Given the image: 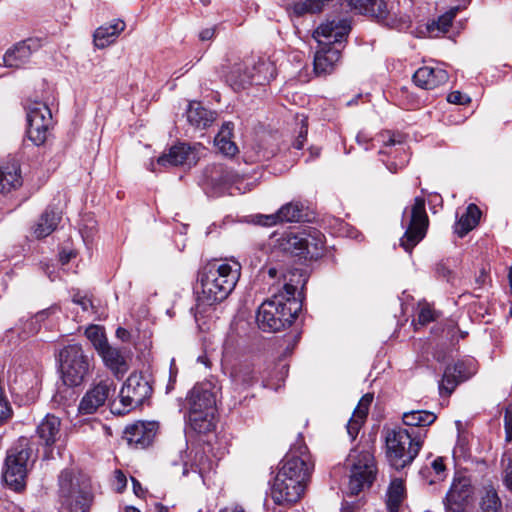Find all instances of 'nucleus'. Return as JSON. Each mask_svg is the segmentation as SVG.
<instances>
[{
  "label": "nucleus",
  "instance_id": "obj_1",
  "mask_svg": "<svg viewBox=\"0 0 512 512\" xmlns=\"http://www.w3.org/2000/svg\"><path fill=\"white\" fill-rule=\"evenodd\" d=\"M337 3H340L342 10L367 15L389 29L402 31L410 26L409 19L405 16L398 17L388 9L384 0H303L288 4L286 11L290 16L302 17L321 12L325 7L335 6Z\"/></svg>",
  "mask_w": 512,
  "mask_h": 512
},
{
  "label": "nucleus",
  "instance_id": "obj_2",
  "mask_svg": "<svg viewBox=\"0 0 512 512\" xmlns=\"http://www.w3.org/2000/svg\"><path fill=\"white\" fill-rule=\"evenodd\" d=\"M223 258H213L198 273L197 309L221 302L235 288L241 265L238 262L220 263Z\"/></svg>",
  "mask_w": 512,
  "mask_h": 512
},
{
  "label": "nucleus",
  "instance_id": "obj_3",
  "mask_svg": "<svg viewBox=\"0 0 512 512\" xmlns=\"http://www.w3.org/2000/svg\"><path fill=\"white\" fill-rule=\"evenodd\" d=\"M351 30V23L347 18L327 20L316 30L314 37L321 36L327 41L318 40L320 49L314 56V72L317 75L328 74L332 71L334 64L339 61L341 46Z\"/></svg>",
  "mask_w": 512,
  "mask_h": 512
},
{
  "label": "nucleus",
  "instance_id": "obj_4",
  "mask_svg": "<svg viewBox=\"0 0 512 512\" xmlns=\"http://www.w3.org/2000/svg\"><path fill=\"white\" fill-rule=\"evenodd\" d=\"M427 430L394 428L386 434L387 458L396 470L409 466L419 454Z\"/></svg>",
  "mask_w": 512,
  "mask_h": 512
},
{
  "label": "nucleus",
  "instance_id": "obj_5",
  "mask_svg": "<svg viewBox=\"0 0 512 512\" xmlns=\"http://www.w3.org/2000/svg\"><path fill=\"white\" fill-rule=\"evenodd\" d=\"M271 253H289L290 256H323L324 235L313 227L298 231L274 233L268 244Z\"/></svg>",
  "mask_w": 512,
  "mask_h": 512
},
{
  "label": "nucleus",
  "instance_id": "obj_6",
  "mask_svg": "<svg viewBox=\"0 0 512 512\" xmlns=\"http://www.w3.org/2000/svg\"><path fill=\"white\" fill-rule=\"evenodd\" d=\"M301 310L300 298L290 299L278 293L261 304L256 321L264 332H277L291 326Z\"/></svg>",
  "mask_w": 512,
  "mask_h": 512
},
{
  "label": "nucleus",
  "instance_id": "obj_7",
  "mask_svg": "<svg viewBox=\"0 0 512 512\" xmlns=\"http://www.w3.org/2000/svg\"><path fill=\"white\" fill-rule=\"evenodd\" d=\"M188 420L191 428L206 433L214 428L216 399L210 384L195 385L187 396Z\"/></svg>",
  "mask_w": 512,
  "mask_h": 512
},
{
  "label": "nucleus",
  "instance_id": "obj_8",
  "mask_svg": "<svg viewBox=\"0 0 512 512\" xmlns=\"http://www.w3.org/2000/svg\"><path fill=\"white\" fill-rule=\"evenodd\" d=\"M33 447L28 438H20L7 452L2 477L8 488L21 493L26 488L29 461Z\"/></svg>",
  "mask_w": 512,
  "mask_h": 512
},
{
  "label": "nucleus",
  "instance_id": "obj_9",
  "mask_svg": "<svg viewBox=\"0 0 512 512\" xmlns=\"http://www.w3.org/2000/svg\"><path fill=\"white\" fill-rule=\"evenodd\" d=\"M152 392L153 388L148 378L141 373H133L124 382L119 399L110 402V410L113 414L125 415L149 400Z\"/></svg>",
  "mask_w": 512,
  "mask_h": 512
},
{
  "label": "nucleus",
  "instance_id": "obj_10",
  "mask_svg": "<svg viewBox=\"0 0 512 512\" xmlns=\"http://www.w3.org/2000/svg\"><path fill=\"white\" fill-rule=\"evenodd\" d=\"M350 477L348 493L352 496L372 486L376 479L377 467L374 455L368 450H351L348 458Z\"/></svg>",
  "mask_w": 512,
  "mask_h": 512
},
{
  "label": "nucleus",
  "instance_id": "obj_11",
  "mask_svg": "<svg viewBox=\"0 0 512 512\" xmlns=\"http://www.w3.org/2000/svg\"><path fill=\"white\" fill-rule=\"evenodd\" d=\"M401 223L406 230L400 238V246L405 253L410 254L413 248L425 237L429 225L423 197L414 198L409 215L408 208L404 209Z\"/></svg>",
  "mask_w": 512,
  "mask_h": 512
},
{
  "label": "nucleus",
  "instance_id": "obj_12",
  "mask_svg": "<svg viewBox=\"0 0 512 512\" xmlns=\"http://www.w3.org/2000/svg\"><path fill=\"white\" fill-rule=\"evenodd\" d=\"M60 371L65 385H80L90 368V360L78 344L65 346L59 352Z\"/></svg>",
  "mask_w": 512,
  "mask_h": 512
},
{
  "label": "nucleus",
  "instance_id": "obj_13",
  "mask_svg": "<svg viewBox=\"0 0 512 512\" xmlns=\"http://www.w3.org/2000/svg\"><path fill=\"white\" fill-rule=\"evenodd\" d=\"M282 463V467L277 474L297 478V480L308 483L314 465L311 462V456L308 453V448L301 435H299V439L291 446L282 460Z\"/></svg>",
  "mask_w": 512,
  "mask_h": 512
},
{
  "label": "nucleus",
  "instance_id": "obj_14",
  "mask_svg": "<svg viewBox=\"0 0 512 512\" xmlns=\"http://www.w3.org/2000/svg\"><path fill=\"white\" fill-rule=\"evenodd\" d=\"M27 137L36 146L45 143L52 126V114L46 103L27 101Z\"/></svg>",
  "mask_w": 512,
  "mask_h": 512
},
{
  "label": "nucleus",
  "instance_id": "obj_15",
  "mask_svg": "<svg viewBox=\"0 0 512 512\" xmlns=\"http://www.w3.org/2000/svg\"><path fill=\"white\" fill-rule=\"evenodd\" d=\"M303 259L304 261H301L302 258H299V261H295L285 272L282 273L285 284L283 286V290L279 292L290 299H292V297L300 298L301 303L305 297L304 289L311 271L306 261L312 260L313 258Z\"/></svg>",
  "mask_w": 512,
  "mask_h": 512
},
{
  "label": "nucleus",
  "instance_id": "obj_16",
  "mask_svg": "<svg viewBox=\"0 0 512 512\" xmlns=\"http://www.w3.org/2000/svg\"><path fill=\"white\" fill-rule=\"evenodd\" d=\"M116 384L112 379H104L99 383L93 385L82 397L79 405L78 412L81 415H91L98 411V409L109 403L112 396L115 395Z\"/></svg>",
  "mask_w": 512,
  "mask_h": 512
},
{
  "label": "nucleus",
  "instance_id": "obj_17",
  "mask_svg": "<svg viewBox=\"0 0 512 512\" xmlns=\"http://www.w3.org/2000/svg\"><path fill=\"white\" fill-rule=\"evenodd\" d=\"M306 486V482L297 478L277 474L271 488V496L276 504H293L302 497Z\"/></svg>",
  "mask_w": 512,
  "mask_h": 512
},
{
  "label": "nucleus",
  "instance_id": "obj_18",
  "mask_svg": "<svg viewBox=\"0 0 512 512\" xmlns=\"http://www.w3.org/2000/svg\"><path fill=\"white\" fill-rule=\"evenodd\" d=\"M205 175L214 196H221L235 184L240 182V176L231 167L222 163H214L206 168Z\"/></svg>",
  "mask_w": 512,
  "mask_h": 512
},
{
  "label": "nucleus",
  "instance_id": "obj_19",
  "mask_svg": "<svg viewBox=\"0 0 512 512\" xmlns=\"http://www.w3.org/2000/svg\"><path fill=\"white\" fill-rule=\"evenodd\" d=\"M473 491L474 489L469 477H455L444 500L447 511L464 512L469 499L473 495Z\"/></svg>",
  "mask_w": 512,
  "mask_h": 512
},
{
  "label": "nucleus",
  "instance_id": "obj_20",
  "mask_svg": "<svg viewBox=\"0 0 512 512\" xmlns=\"http://www.w3.org/2000/svg\"><path fill=\"white\" fill-rule=\"evenodd\" d=\"M42 47L41 40L38 38H28L17 42L9 48L3 55V64L8 68H23L30 63L33 53Z\"/></svg>",
  "mask_w": 512,
  "mask_h": 512
},
{
  "label": "nucleus",
  "instance_id": "obj_21",
  "mask_svg": "<svg viewBox=\"0 0 512 512\" xmlns=\"http://www.w3.org/2000/svg\"><path fill=\"white\" fill-rule=\"evenodd\" d=\"M36 433L39 437L40 444L49 449L45 452L44 457L46 459H54L52 446L61 439V419L53 414H47L38 424Z\"/></svg>",
  "mask_w": 512,
  "mask_h": 512
},
{
  "label": "nucleus",
  "instance_id": "obj_22",
  "mask_svg": "<svg viewBox=\"0 0 512 512\" xmlns=\"http://www.w3.org/2000/svg\"><path fill=\"white\" fill-rule=\"evenodd\" d=\"M474 371L470 362L457 361L452 365L446 366L442 381L439 384L440 395L449 396L455 388L461 383L468 380Z\"/></svg>",
  "mask_w": 512,
  "mask_h": 512
},
{
  "label": "nucleus",
  "instance_id": "obj_23",
  "mask_svg": "<svg viewBox=\"0 0 512 512\" xmlns=\"http://www.w3.org/2000/svg\"><path fill=\"white\" fill-rule=\"evenodd\" d=\"M158 423L154 421H139L128 425L124 434L130 444H136L145 448L149 446L157 433Z\"/></svg>",
  "mask_w": 512,
  "mask_h": 512
},
{
  "label": "nucleus",
  "instance_id": "obj_24",
  "mask_svg": "<svg viewBox=\"0 0 512 512\" xmlns=\"http://www.w3.org/2000/svg\"><path fill=\"white\" fill-rule=\"evenodd\" d=\"M412 79L417 87L432 90L445 84L449 79V75L442 68L423 66L415 71Z\"/></svg>",
  "mask_w": 512,
  "mask_h": 512
},
{
  "label": "nucleus",
  "instance_id": "obj_25",
  "mask_svg": "<svg viewBox=\"0 0 512 512\" xmlns=\"http://www.w3.org/2000/svg\"><path fill=\"white\" fill-rule=\"evenodd\" d=\"M196 162V153L192 148L185 144L179 143L169 149L168 153L162 154L157 159V164L161 166H178L191 165Z\"/></svg>",
  "mask_w": 512,
  "mask_h": 512
},
{
  "label": "nucleus",
  "instance_id": "obj_26",
  "mask_svg": "<svg viewBox=\"0 0 512 512\" xmlns=\"http://www.w3.org/2000/svg\"><path fill=\"white\" fill-rule=\"evenodd\" d=\"M60 220L61 212L52 205L47 206L31 228L33 236L37 239L49 236L56 230Z\"/></svg>",
  "mask_w": 512,
  "mask_h": 512
},
{
  "label": "nucleus",
  "instance_id": "obj_27",
  "mask_svg": "<svg viewBox=\"0 0 512 512\" xmlns=\"http://www.w3.org/2000/svg\"><path fill=\"white\" fill-rule=\"evenodd\" d=\"M379 153L388 156L394 155L395 158L399 156V161L393 160L385 162L387 169L391 173H397L398 170L404 168L409 161V156L405 151L403 143L400 140H396L394 136H390L389 139L385 141L384 149L380 150Z\"/></svg>",
  "mask_w": 512,
  "mask_h": 512
},
{
  "label": "nucleus",
  "instance_id": "obj_28",
  "mask_svg": "<svg viewBox=\"0 0 512 512\" xmlns=\"http://www.w3.org/2000/svg\"><path fill=\"white\" fill-rule=\"evenodd\" d=\"M126 24L121 19H115L109 24L97 28L93 35V41L97 48L103 49L112 44L119 34L124 31Z\"/></svg>",
  "mask_w": 512,
  "mask_h": 512
},
{
  "label": "nucleus",
  "instance_id": "obj_29",
  "mask_svg": "<svg viewBox=\"0 0 512 512\" xmlns=\"http://www.w3.org/2000/svg\"><path fill=\"white\" fill-rule=\"evenodd\" d=\"M186 118L191 126L199 129L209 127L215 120L214 113L197 101H192L188 104Z\"/></svg>",
  "mask_w": 512,
  "mask_h": 512
},
{
  "label": "nucleus",
  "instance_id": "obj_30",
  "mask_svg": "<svg viewBox=\"0 0 512 512\" xmlns=\"http://www.w3.org/2000/svg\"><path fill=\"white\" fill-rule=\"evenodd\" d=\"M436 419L437 416L433 412L426 410H412L403 413L402 416L403 423L415 431L427 430L426 427L432 425Z\"/></svg>",
  "mask_w": 512,
  "mask_h": 512
},
{
  "label": "nucleus",
  "instance_id": "obj_31",
  "mask_svg": "<svg viewBox=\"0 0 512 512\" xmlns=\"http://www.w3.org/2000/svg\"><path fill=\"white\" fill-rule=\"evenodd\" d=\"M233 129L234 124L232 122L223 123L214 139L215 146L225 156H234L238 152V147L231 140Z\"/></svg>",
  "mask_w": 512,
  "mask_h": 512
},
{
  "label": "nucleus",
  "instance_id": "obj_32",
  "mask_svg": "<svg viewBox=\"0 0 512 512\" xmlns=\"http://www.w3.org/2000/svg\"><path fill=\"white\" fill-rule=\"evenodd\" d=\"M21 185L22 179L17 165H0V193H9Z\"/></svg>",
  "mask_w": 512,
  "mask_h": 512
},
{
  "label": "nucleus",
  "instance_id": "obj_33",
  "mask_svg": "<svg viewBox=\"0 0 512 512\" xmlns=\"http://www.w3.org/2000/svg\"><path fill=\"white\" fill-rule=\"evenodd\" d=\"M481 211L475 204H469L466 212L454 225V232L459 237H464L473 228H475L480 220Z\"/></svg>",
  "mask_w": 512,
  "mask_h": 512
},
{
  "label": "nucleus",
  "instance_id": "obj_34",
  "mask_svg": "<svg viewBox=\"0 0 512 512\" xmlns=\"http://www.w3.org/2000/svg\"><path fill=\"white\" fill-rule=\"evenodd\" d=\"M93 495L89 488L78 489L77 493L62 500L69 512H89Z\"/></svg>",
  "mask_w": 512,
  "mask_h": 512
},
{
  "label": "nucleus",
  "instance_id": "obj_35",
  "mask_svg": "<svg viewBox=\"0 0 512 512\" xmlns=\"http://www.w3.org/2000/svg\"><path fill=\"white\" fill-rule=\"evenodd\" d=\"M98 353L102 357L105 365L109 367L115 374H123L126 371V362L119 349L106 344L102 349L98 351Z\"/></svg>",
  "mask_w": 512,
  "mask_h": 512
},
{
  "label": "nucleus",
  "instance_id": "obj_36",
  "mask_svg": "<svg viewBox=\"0 0 512 512\" xmlns=\"http://www.w3.org/2000/svg\"><path fill=\"white\" fill-rule=\"evenodd\" d=\"M59 495L61 499L69 498L77 493L78 489L89 488L88 485L80 483L79 479L75 477L70 470H63L58 479Z\"/></svg>",
  "mask_w": 512,
  "mask_h": 512
},
{
  "label": "nucleus",
  "instance_id": "obj_37",
  "mask_svg": "<svg viewBox=\"0 0 512 512\" xmlns=\"http://www.w3.org/2000/svg\"><path fill=\"white\" fill-rule=\"evenodd\" d=\"M466 7L467 6H461V3L457 2V5L451 7L447 12L440 15L437 20H433L431 23H429L427 25L428 31L430 33H434L435 31L439 33L448 32L457 13Z\"/></svg>",
  "mask_w": 512,
  "mask_h": 512
},
{
  "label": "nucleus",
  "instance_id": "obj_38",
  "mask_svg": "<svg viewBox=\"0 0 512 512\" xmlns=\"http://www.w3.org/2000/svg\"><path fill=\"white\" fill-rule=\"evenodd\" d=\"M279 214L282 222H302L308 217L304 205L297 201L284 204L279 209Z\"/></svg>",
  "mask_w": 512,
  "mask_h": 512
},
{
  "label": "nucleus",
  "instance_id": "obj_39",
  "mask_svg": "<svg viewBox=\"0 0 512 512\" xmlns=\"http://www.w3.org/2000/svg\"><path fill=\"white\" fill-rule=\"evenodd\" d=\"M227 82L235 91L245 89L254 82L253 75L243 70L241 66L234 67L227 76Z\"/></svg>",
  "mask_w": 512,
  "mask_h": 512
},
{
  "label": "nucleus",
  "instance_id": "obj_40",
  "mask_svg": "<svg viewBox=\"0 0 512 512\" xmlns=\"http://www.w3.org/2000/svg\"><path fill=\"white\" fill-rule=\"evenodd\" d=\"M405 488L403 482L395 479L391 482L388 489L387 507L389 512H398L404 497Z\"/></svg>",
  "mask_w": 512,
  "mask_h": 512
},
{
  "label": "nucleus",
  "instance_id": "obj_41",
  "mask_svg": "<svg viewBox=\"0 0 512 512\" xmlns=\"http://www.w3.org/2000/svg\"><path fill=\"white\" fill-rule=\"evenodd\" d=\"M480 507L482 512H498L500 510L501 500L493 486H487L484 488V494L481 497Z\"/></svg>",
  "mask_w": 512,
  "mask_h": 512
},
{
  "label": "nucleus",
  "instance_id": "obj_42",
  "mask_svg": "<svg viewBox=\"0 0 512 512\" xmlns=\"http://www.w3.org/2000/svg\"><path fill=\"white\" fill-rule=\"evenodd\" d=\"M502 482L505 488L512 493V448L507 449L501 458Z\"/></svg>",
  "mask_w": 512,
  "mask_h": 512
},
{
  "label": "nucleus",
  "instance_id": "obj_43",
  "mask_svg": "<svg viewBox=\"0 0 512 512\" xmlns=\"http://www.w3.org/2000/svg\"><path fill=\"white\" fill-rule=\"evenodd\" d=\"M87 339L92 343L97 351L108 344L104 329L98 325H91L85 330Z\"/></svg>",
  "mask_w": 512,
  "mask_h": 512
},
{
  "label": "nucleus",
  "instance_id": "obj_44",
  "mask_svg": "<svg viewBox=\"0 0 512 512\" xmlns=\"http://www.w3.org/2000/svg\"><path fill=\"white\" fill-rule=\"evenodd\" d=\"M234 382L242 386H250L257 381L255 371L249 365L240 367L233 372Z\"/></svg>",
  "mask_w": 512,
  "mask_h": 512
},
{
  "label": "nucleus",
  "instance_id": "obj_45",
  "mask_svg": "<svg viewBox=\"0 0 512 512\" xmlns=\"http://www.w3.org/2000/svg\"><path fill=\"white\" fill-rule=\"evenodd\" d=\"M430 469H431V472L433 473V478L429 479L428 480V484L429 485H432L438 481H441L445 478L446 476V467H445V464L443 462V458L442 457H437L435 458L432 462H431V465L429 466Z\"/></svg>",
  "mask_w": 512,
  "mask_h": 512
},
{
  "label": "nucleus",
  "instance_id": "obj_46",
  "mask_svg": "<svg viewBox=\"0 0 512 512\" xmlns=\"http://www.w3.org/2000/svg\"><path fill=\"white\" fill-rule=\"evenodd\" d=\"M373 401V395L372 394H365L359 401L357 407L354 410L353 415L355 417H358L360 419H365L368 414V409L370 404Z\"/></svg>",
  "mask_w": 512,
  "mask_h": 512
},
{
  "label": "nucleus",
  "instance_id": "obj_47",
  "mask_svg": "<svg viewBox=\"0 0 512 512\" xmlns=\"http://www.w3.org/2000/svg\"><path fill=\"white\" fill-rule=\"evenodd\" d=\"M301 123H302V126L299 131V134H298L297 138L295 139V141L293 142V147L298 150L303 148L304 143L307 139V133H308L307 119L306 118L302 119Z\"/></svg>",
  "mask_w": 512,
  "mask_h": 512
},
{
  "label": "nucleus",
  "instance_id": "obj_48",
  "mask_svg": "<svg viewBox=\"0 0 512 512\" xmlns=\"http://www.w3.org/2000/svg\"><path fill=\"white\" fill-rule=\"evenodd\" d=\"M504 428L506 433V441L512 440V404L505 408L504 412Z\"/></svg>",
  "mask_w": 512,
  "mask_h": 512
},
{
  "label": "nucleus",
  "instance_id": "obj_49",
  "mask_svg": "<svg viewBox=\"0 0 512 512\" xmlns=\"http://www.w3.org/2000/svg\"><path fill=\"white\" fill-rule=\"evenodd\" d=\"M363 421H364V419H360L358 417H355L354 415L349 420V422L347 424V432L352 440H354L357 437Z\"/></svg>",
  "mask_w": 512,
  "mask_h": 512
},
{
  "label": "nucleus",
  "instance_id": "obj_50",
  "mask_svg": "<svg viewBox=\"0 0 512 512\" xmlns=\"http://www.w3.org/2000/svg\"><path fill=\"white\" fill-rule=\"evenodd\" d=\"M73 303L81 306L83 311H88L93 307L92 301L86 295H82L80 292H77L72 297Z\"/></svg>",
  "mask_w": 512,
  "mask_h": 512
},
{
  "label": "nucleus",
  "instance_id": "obj_51",
  "mask_svg": "<svg viewBox=\"0 0 512 512\" xmlns=\"http://www.w3.org/2000/svg\"><path fill=\"white\" fill-rule=\"evenodd\" d=\"M277 223H282V221H280L279 210L274 214L258 216V224L262 226H272Z\"/></svg>",
  "mask_w": 512,
  "mask_h": 512
},
{
  "label": "nucleus",
  "instance_id": "obj_52",
  "mask_svg": "<svg viewBox=\"0 0 512 512\" xmlns=\"http://www.w3.org/2000/svg\"><path fill=\"white\" fill-rule=\"evenodd\" d=\"M434 319V311L429 306H423L420 309L418 314V322L421 325H426L427 323L433 321Z\"/></svg>",
  "mask_w": 512,
  "mask_h": 512
},
{
  "label": "nucleus",
  "instance_id": "obj_53",
  "mask_svg": "<svg viewBox=\"0 0 512 512\" xmlns=\"http://www.w3.org/2000/svg\"><path fill=\"white\" fill-rule=\"evenodd\" d=\"M447 101L453 104L464 105L470 102V98L460 91H453L448 94Z\"/></svg>",
  "mask_w": 512,
  "mask_h": 512
},
{
  "label": "nucleus",
  "instance_id": "obj_54",
  "mask_svg": "<svg viewBox=\"0 0 512 512\" xmlns=\"http://www.w3.org/2000/svg\"><path fill=\"white\" fill-rule=\"evenodd\" d=\"M115 481H116V490L117 492L121 493L126 488L127 485V478L125 474L121 470L115 471Z\"/></svg>",
  "mask_w": 512,
  "mask_h": 512
},
{
  "label": "nucleus",
  "instance_id": "obj_55",
  "mask_svg": "<svg viewBox=\"0 0 512 512\" xmlns=\"http://www.w3.org/2000/svg\"><path fill=\"white\" fill-rule=\"evenodd\" d=\"M216 28H217L216 26H213V27L203 29L199 33V39L201 41H208V40L213 39L215 36V33H216Z\"/></svg>",
  "mask_w": 512,
  "mask_h": 512
},
{
  "label": "nucleus",
  "instance_id": "obj_56",
  "mask_svg": "<svg viewBox=\"0 0 512 512\" xmlns=\"http://www.w3.org/2000/svg\"><path fill=\"white\" fill-rule=\"evenodd\" d=\"M56 310L55 307H50L48 309H45V310H42L40 312H38L35 316H34V320L36 323H40L42 321H44V319L46 317H48L52 312H54Z\"/></svg>",
  "mask_w": 512,
  "mask_h": 512
},
{
  "label": "nucleus",
  "instance_id": "obj_57",
  "mask_svg": "<svg viewBox=\"0 0 512 512\" xmlns=\"http://www.w3.org/2000/svg\"><path fill=\"white\" fill-rule=\"evenodd\" d=\"M455 449H458L461 453L467 451V441L464 436L459 434Z\"/></svg>",
  "mask_w": 512,
  "mask_h": 512
},
{
  "label": "nucleus",
  "instance_id": "obj_58",
  "mask_svg": "<svg viewBox=\"0 0 512 512\" xmlns=\"http://www.w3.org/2000/svg\"><path fill=\"white\" fill-rule=\"evenodd\" d=\"M40 265H41V268L43 269V271L50 278V280L54 281L57 276L55 275L54 270H50V264L48 262H41Z\"/></svg>",
  "mask_w": 512,
  "mask_h": 512
},
{
  "label": "nucleus",
  "instance_id": "obj_59",
  "mask_svg": "<svg viewBox=\"0 0 512 512\" xmlns=\"http://www.w3.org/2000/svg\"><path fill=\"white\" fill-rule=\"evenodd\" d=\"M419 475L421 476L422 479L426 480L427 482L434 476L429 466L422 467L419 471Z\"/></svg>",
  "mask_w": 512,
  "mask_h": 512
},
{
  "label": "nucleus",
  "instance_id": "obj_60",
  "mask_svg": "<svg viewBox=\"0 0 512 512\" xmlns=\"http://www.w3.org/2000/svg\"><path fill=\"white\" fill-rule=\"evenodd\" d=\"M437 273L442 276L443 278H446L447 280H449V276L451 274V271L446 268L444 265L442 264H439L437 266Z\"/></svg>",
  "mask_w": 512,
  "mask_h": 512
},
{
  "label": "nucleus",
  "instance_id": "obj_61",
  "mask_svg": "<svg viewBox=\"0 0 512 512\" xmlns=\"http://www.w3.org/2000/svg\"><path fill=\"white\" fill-rule=\"evenodd\" d=\"M131 480H132V484H133V491H134V493L137 496H141L143 494V489L141 487L140 482L136 478H134V477H132Z\"/></svg>",
  "mask_w": 512,
  "mask_h": 512
},
{
  "label": "nucleus",
  "instance_id": "obj_62",
  "mask_svg": "<svg viewBox=\"0 0 512 512\" xmlns=\"http://www.w3.org/2000/svg\"><path fill=\"white\" fill-rule=\"evenodd\" d=\"M116 335L118 338L122 339L123 341H126L129 337V332L124 328H118L116 331Z\"/></svg>",
  "mask_w": 512,
  "mask_h": 512
},
{
  "label": "nucleus",
  "instance_id": "obj_63",
  "mask_svg": "<svg viewBox=\"0 0 512 512\" xmlns=\"http://www.w3.org/2000/svg\"><path fill=\"white\" fill-rule=\"evenodd\" d=\"M268 275L271 277V278H276L279 274V271L277 268L275 267H270L267 271Z\"/></svg>",
  "mask_w": 512,
  "mask_h": 512
},
{
  "label": "nucleus",
  "instance_id": "obj_64",
  "mask_svg": "<svg viewBox=\"0 0 512 512\" xmlns=\"http://www.w3.org/2000/svg\"><path fill=\"white\" fill-rule=\"evenodd\" d=\"M486 277V272L484 269L481 270L480 276L477 278L478 283H482L484 281V278Z\"/></svg>",
  "mask_w": 512,
  "mask_h": 512
}]
</instances>
